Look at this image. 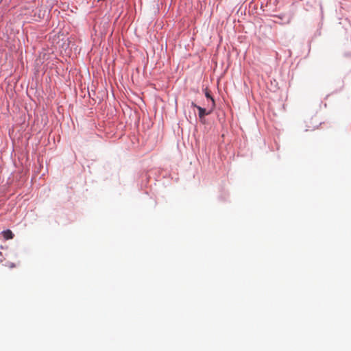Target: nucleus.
Masks as SVG:
<instances>
[{"mask_svg": "<svg viewBox=\"0 0 351 351\" xmlns=\"http://www.w3.org/2000/svg\"><path fill=\"white\" fill-rule=\"evenodd\" d=\"M197 109L199 111V117L200 119H202L203 117H204L205 115L210 114L212 112V111L213 110V109H212V107L210 108V109L208 111H206V110L205 108H202L200 106H197Z\"/></svg>", "mask_w": 351, "mask_h": 351, "instance_id": "f257e3e1", "label": "nucleus"}, {"mask_svg": "<svg viewBox=\"0 0 351 351\" xmlns=\"http://www.w3.org/2000/svg\"><path fill=\"white\" fill-rule=\"evenodd\" d=\"M2 235H3V238L5 239H6V240L11 239L14 237V234H13L11 230H7L3 231L2 232Z\"/></svg>", "mask_w": 351, "mask_h": 351, "instance_id": "f03ea898", "label": "nucleus"}, {"mask_svg": "<svg viewBox=\"0 0 351 351\" xmlns=\"http://www.w3.org/2000/svg\"><path fill=\"white\" fill-rule=\"evenodd\" d=\"M205 95L208 99H210L211 100L212 109H214L215 104V101H214L213 98L211 97L209 92H208V91L206 92Z\"/></svg>", "mask_w": 351, "mask_h": 351, "instance_id": "7ed1b4c3", "label": "nucleus"}, {"mask_svg": "<svg viewBox=\"0 0 351 351\" xmlns=\"http://www.w3.org/2000/svg\"><path fill=\"white\" fill-rule=\"evenodd\" d=\"M191 106H192L193 107H194V108H197V106L194 102H192V103H191Z\"/></svg>", "mask_w": 351, "mask_h": 351, "instance_id": "20e7f679", "label": "nucleus"}]
</instances>
